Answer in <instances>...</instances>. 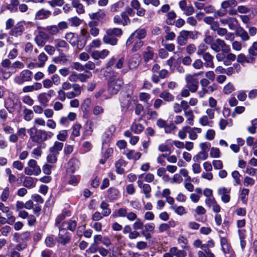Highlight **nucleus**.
I'll return each mask as SVG.
<instances>
[{"label":"nucleus","instance_id":"f8f14e48","mask_svg":"<svg viewBox=\"0 0 257 257\" xmlns=\"http://www.w3.org/2000/svg\"><path fill=\"white\" fill-rule=\"evenodd\" d=\"M63 147L64 144L62 142L56 141L54 142L53 145L49 148V153H53L59 155Z\"/></svg>","mask_w":257,"mask_h":257},{"label":"nucleus","instance_id":"4d7b16f0","mask_svg":"<svg viewBox=\"0 0 257 257\" xmlns=\"http://www.w3.org/2000/svg\"><path fill=\"white\" fill-rule=\"evenodd\" d=\"M145 229L142 231L151 232L153 233L154 232L155 225L154 223H149L146 224L144 226Z\"/></svg>","mask_w":257,"mask_h":257},{"label":"nucleus","instance_id":"4468645a","mask_svg":"<svg viewBox=\"0 0 257 257\" xmlns=\"http://www.w3.org/2000/svg\"><path fill=\"white\" fill-rule=\"evenodd\" d=\"M81 36L82 37L83 42H79L78 44L77 48L79 49H82L86 44V41L90 38L89 33L85 29H82L80 32Z\"/></svg>","mask_w":257,"mask_h":257},{"label":"nucleus","instance_id":"7ed1b4c3","mask_svg":"<svg viewBox=\"0 0 257 257\" xmlns=\"http://www.w3.org/2000/svg\"><path fill=\"white\" fill-rule=\"evenodd\" d=\"M123 84L121 78L114 79L111 78L108 84V91L111 94H116Z\"/></svg>","mask_w":257,"mask_h":257},{"label":"nucleus","instance_id":"393cba45","mask_svg":"<svg viewBox=\"0 0 257 257\" xmlns=\"http://www.w3.org/2000/svg\"><path fill=\"white\" fill-rule=\"evenodd\" d=\"M177 15L175 12L173 11L168 12L167 14V19L166 23L169 25H173L175 24V19L176 18Z\"/></svg>","mask_w":257,"mask_h":257},{"label":"nucleus","instance_id":"a18cd8bd","mask_svg":"<svg viewBox=\"0 0 257 257\" xmlns=\"http://www.w3.org/2000/svg\"><path fill=\"white\" fill-rule=\"evenodd\" d=\"M24 119L26 121H30L31 120L34 114L32 110L26 108L24 110Z\"/></svg>","mask_w":257,"mask_h":257},{"label":"nucleus","instance_id":"9b49d317","mask_svg":"<svg viewBox=\"0 0 257 257\" xmlns=\"http://www.w3.org/2000/svg\"><path fill=\"white\" fill-rule=\"evenodd\" d=\"M103 42L105 44L115 46L117 44L118 40L116 37L111 35L106 31V33L103 38Z\"/></svg>","mask_w":257,"mask_h":257},{"label":"nucleus","instance_id":"2eb2a0df","mask_svg":"<svg viewBox=\"0 0 257 257\" xmlns=\"http://www.w3.org/2000/svg\"><path fill=\"white\" fill-rule=\"evenodd\" d=\"M235 35L240 37L243 41H246L249 40V36L247 32L241 27H238L236 28Z\"/></svg>","mask_w":257,"mask_h":257},{"label":"nucleus","instance_id":"423d86ee","mask_svg":"<svg viewBox=\"0 0 257 257\" xmlns=\"http://www.w3.org/2000/svg\"><path fill=\"white\" fill-rule=\"evenodd\" d=\"M205 203L209 208H212L214 213H218L220 211V206L218 204L214 197L207 198L205 200Z\"/></svg>","mask_w":257,"mask_h":257},{"label":"nucleus","instance_id":"412c9836","mask_svg":"<svg viewBox=\"0 0 257 257\" xmlns=\"http://www.w3.org/2000/svg\"><path fill=\"white\" fill-rule=\"evenodd\" d=\"M140 62V58L137 55L133 56L129 60L128 67L130 69L136 68Z\"/></svg>","mask_w":257,"mask_h":257},{"label":"nucleus","instance_id":"864d4df0","mask_svg":"<svg viewBox=\"0 0 257 257\" xmlns=\"http://www.w3.org/2000/svg\"><path fill=\"white\" fill-rule=\"evenodd\" d=\"M144 57L145 61H148L153 57V52L151 50V47H148L147 48V51L145 52Z\"/></svg>","mask_w":257,"mask_h":257},{"label":"nucleus","instance_id":"f03ea898","mask_svg":"<svg viewBox=\"0 0 257 257\" xmlns=\"http://www.w3.org/2000/svg\"><path fill=\"white\" fill-rule=\"evenodd\" d=\"M210 48L215 52L218 53L221 51L223 53H228L230 51V48L224 40L217 38L211 44Z\"/></svg>","mask_w":257,"mask_h":257},{"label":"nucleus","instance_id":"dca6fc26","mask_svg":"<svg viewBox=\"0 0 257 257\" xmlns=\"http://www.w3.org/2000/svg\"><path fill=\"white\" fill-rule=\"evenodd\" d=\"M50 11L42 9L37 11L35 14V19L37 20H44L48 18L51 15Z\"/></svg>","mask_w":257,"mask_h":257},{"label":"nucleus","instance_id":"473e14b6","mask_svg":"<svg viewBox=\"0 0 257 257\" xmlns=\"http://www.w3.org/2000/svg\"><path fill=\"white\" fill-rule=\"evenodd\" d=\"M106 32L116 38L120 37L122 35V29L118 28L109 29L106 30Z\"/></svg>","mask_w":257,"mask_h":257},{"label":"nucleus","instance_id":"79ce46f5","mask_svg":"<svg viewBox=\"0 0 257 257\" xmlns=\"http://www.w3.org/2000/svg\"><path fill=\"white\" fill-rule=\"evenodd\" d=\"M23 185L28 188L34 187V179L30 177H26L23 182Z\"/></svg>","mask_w":257,"mask_h":257},{"label":"nucleus","instance_id":"f3484780","mask_svg":"<svg viewBox=\"0 0 257 257\" xmlns=\"http://www.w3.org/2000/svg\"><path fill=\"white\" fill-rule=\"evenodd\" d=\"M65 39L72 46H75L76 44L78 45V44L79 43L78 36L73 33L66 34Z\"/></svg>","mask_w":257,"mask_h":257},{"label":"nucleus","instance_id":"ea45409f","mask_svg":"<svg viewBox=\"0 0 257 257\" xmlns=\"http://www.w3.org/2000/svg\"><path fill=\"white\" fill-rule=\"evenodd\" d=\"M118 194V191L113 188H110L108 190V197L112 200L116 199Z\"/></svg>","mask_w":257,"mask_h":257},{"label":"nucleus","instance_id":"6e6d98bb","mask_svg":"<svg viewBox=\"0 0 257 257\" xmlns=\"http://www.w3.org/2000/svg\"><path fill=\"white\" fill-rule=\"evenodd\" d=\"M256 128H257V118H255L251 121V125L248 127L247 130L250 133L254 134L256 132Z\"/></svg>","mask_w":257,"mask_h":257},{"label":"nucleus","instance_id":"c9c22d12","mask_svg":"<svg viewBox=\"0 0 257 257\" xmlns=\"http://www.w3.org/2000/svg\"><path fill=\"white\" fill-rule=\"evenodd\" d=\"M55 47L59 50L61 48H66L67 46V43L63 40L57 39L53 41Z\"/></svg>","mask_w":257,"mask_h":257},{"label":"nucleus","instance_id":"20e7f679","mask_svg":"<svg viewBox=\"0 0 257 257\" xmlns=\"http://www.w3.org/2000/svg\"><path fill=\"white\" fill-rule=\"evenodd\" d=\"M33 73L29 70H24L19 76H16L14 81L18 84H22L25 81H30L32 80Z\"/></svg>","mask_w":257,"mask_h":257},{"label":"nucleus","instance_id":"4be33fe9","mask_svg":"<svg viewBox=\"0 0 257 257\" xmlns=\"http://www.w3.org/2000/svg\"><path fill=\"white\" fill-rule=\"evenodd\" d=\"M109 204L105 201L101 202L100 207L102 210V213L104 216H108L111 212V209L109 208Z\"/></svg>","mask_w":257,"mask_h":257},{"label":"nucleus","instance_id":"a878e982","mask_svg":"<svg viewBox=\"0 0 257 257\" xmlns=\"http://www.w3.org/2000/svg\"><path fill=\"white\" fill-rule=\"evenodd\" d=\"M29 166L32 168L35 172V175H38L41 173L40 168L37 165V162L35 160H30L28 163Z\"/></svg>","mask_w":257,"mask_h":257},{"label":"nucleus","instance_id":"3c124183","mask_svg":"<svg viewBox=\"0 0 257 257\" xmlns=\"http://www.w3.org/2000/svg\"><path fill=\"white\" fill-rule=\"evenodd\" d=\"M120 16L121 19V21L123 23V26H126L131 24V20L128 18V16L125 14V13L122 12L120 13Z\"/></svg>","mask_w":257,"mask_h":257},{"label":"nucleus","instance_id":"f704fd0d","mask_svg":"<svg viewBox=\"0 0 257 257\" xmlns=\"http://www.w3.org/2000/svg\"><path fill=\"white\" fill-rule=\"evenodd\" d=\"M160 97L167 101H172L174 99V96L168 91L165 90L159 95Z\"/></svg>","mask_w":257,"mask_h":257},{"label":"nucleus","instance_id":"ddd939ff","mask_svg":"<svg viewBox=\"0 0 257 257\" xmlns=\"http://www.w3.org/2000/svg\"><path fill=\"white\" fill-rule=\"evenodd\" d=\"M127 162L122 159L117 160L115 163L116 172L119 174L124 173V168L126 166Z\"/></svg>","mask_w":257,"mask_h":257},{"label":"nucleus","instance_id":"0e129e2a","mask_svg":"<svg viewBox=\"0 0 257 257\" xmlns=\"http://www.w3.org/2000/svg\"><path fill=\"white\" fill-rule=\"evenodd\" d=\"M183 181V179L180 175L175 174L171 180V183H181Z\"/></svg>","mask_w":257,"mask_h":257},{"label":"nucleus","instance_id":"4c0bfd02","mask_svg":"<svg viewBox=\"0 0 257 257\" xmlns=\"http://www.w3.org/2000/svg\"><path fill=\"white\" fill-rule=\"evenodd\" d=\"M19 5V0H11L10 3L7 6V9L11 12H16L17 11V7Z\"/></svg>","mask_w":257,"mask_h":257},{"label":"nucleus","instance_id":"c756f323","mask_svg":"<svg viewBox=\"0 0 257 257\" xmlns=\"http://www.w3.org/2000/svg\"><path fill=\"white\" fill-rule=\"evenodd\" d=\"M141 153L139 152H135L134 150H130L126 154V157L129 160H139L141 157Z\"/></svg>","mask_w":257,"mask_h":257},{"label":"nucleus","instance_id":"338daca9","mask_svg":"<svg viewBox=\"0 0 257 257\" xmlns=\"http://www.w3.org/2000/svg\"><path fill=\"white\" fill-rule=\"evenodd\" d=\"M22 101L24 103L29 106H32L34 104L33 99L28 95H26L24 96L22 98Z\"/></svg>","mask_w":257,"mask_h":257},{"label":"nucleus","instance_id":"0eeeda50","mask_svg":"<svg viewBox=\"0 0 257 257\" xmlns=\"http://www.w3.org/2000/svg\"><path fill=\"white\" fill-rule=\"evenodd\" d=\"M70 239L71 237L65 229L60 228L57 241L63 245H65L70 241Z\"/></svg>","mask_w":257,"mask_h":257},{"label":"nucleus","instance_id":"69168bd1","mask_svg":"<svg viewBox=\"0 0 257 257\" xmlns=\"http://www.w3.org/2000/svg\"><path fill=\"white\" fill-rule=\"evenodd\" d=\"M231 176L237 184H241V180L240 179L241 175L237 171H233L231 173Z\"/></svg>","mask_w":257,"mask_h":257},{"label":"nucleus","instance_id":"9d476101","mask_svg":"<svg viewBox=\"0 0 257 257\" xmlns=\"http://www.w3.org/2000/svg\"><path fill=\"white\" fill-rule=\"evenodd\" d=\"M202 58L203 60L205 61L204 65L206 67L214 68L213 56L209 52H206L204 54H203Z\"/></svg>","mask_w":257,"mask_h":257},{"label":"nucleus","instance_id":"cd10ccee","mask_svg":"<svg viewBox=\"0 0 257 257\" xmlns=\"http://www.w3.org/2000/svg\"><path fill=\"white\" fill-rule=\"evenodd\" d=\"M225 58L224 62V65L225 66H229L231 65L232 62L235 60L236 57V55L232 53L228 52L226 53Z\"/></svg>","mask_w":257,"mask_h":257},{"label":"nucleus","instance_id":"49530a36","mask_svg":"<svg viewBox=\"0 0 257 257\" xmlns=\"http://www.w3.org/2000/svg\"><path fill=\"white\" fill-rule=\"evenodd\" d=\"M48 57L44 53H41L38 56V60L40 63L38 64V66L40 67H43L45 62L47 60Z\"/></svg>","mask_w":257,"mask_h":257},{"label":"nucleus","instance_id":"72a5a7b5","mask_svg":"<svg viewBox=\"0 0 257 257\" xmlns=\"http://www.w3.org/2000/svg\"><path fill=\"white\" fill-rule=\"evenodd\" d=\"M92 76L91 72L89 71H85V73L78 74L79 81L81 82H85L87 79L90 78Z\"/></svg>","mask_w":257,"mask_h":257},{"label":"nucleus","instance_id":"680f3d73","mask_svg":"<svg viewBox=\"0 0 257 257\" xmlns=\"http://www.w3.org/2000/svg\"><path fill=\"white\" fill-rule=\"evenodd\" d=\"M210 157L212 158H219L220 155V151L217 148H212L210 153Z\"/></svg>","mask_w":257,"mask_h":257},{"label":"nucleus","instance_id":"6e6552de","mask_svg":"<svg viewBox=\"0 0 257 257\" xmlns=\"http://www.w3.org/2000/svg\"><path fill=\"white\" fill-rule=\"evenodd\" d=\"M230 189H228L225 187L219 188L217 192L220 196L221 200L225 203H228L230 201Z\"/></svg>","mask_w":257,"mask_h":257},{"label":"nucleus","instance_id":"6ab92c4d","mask_svg":"<svg viewBox=\"0 0 257 257\" xmlns=\"http://www.w3.org/2000/svg\"><path fill=\"white\" fill-rule=\"evenodd\" d=\"M144 129L143 125L140 123L137 122V120L135 119L131 126V130L136 134H140Z\"/></svg>","mask_w":257,"mask_h":257},{"label":"nucleus","instance_id":"bb28decb","mask_svg":"<svg viewBox=\"0 0 257 257\" xmlns=\"http://www.w3.org/2000/svg\"><path fill=\"white\" fill-rule=\"evenodd\" d=\"M208 153L207 151H201L193 157V160L199 162L201 161L205 160L208 158Z\"/></svg>","mask_w":257,"mask_h":257},{"label":"nucleus","instance_id":"13d9d810","mask_svg":"<svg viewBox=\"0 0 257 257\" xmlns=\"http://www.w3.org/2000/svg\"><path fill=\"white\" fill-rule=\"evenodd\" d=\"M69 21L71 25L75 27L79 26L82 22V20L76 17H73L70 19Z\"/></svg>","mask_w":257,"mask_h":257},{"label":"nucleus","instance_id":"f257e3e1","mask_svg":"<svg viewBox=\"0 0 257 257\" xmlns=\"http://www.w3.org/2000/svg\"><path fill=\"white\" fill-rule=\"evenodd\" d=\"M28 132L32 141L39 144L51 139L54 135L51 132L37 130L35 127L28 130Z\"/></svg>","mask_w":257,"mask_h":257},{"label":"nucleus","instance_id":"e2e57ef3","mask_svg":"<svg viewBox=\"0 0 257 257\" xmlns=\"http://www.w3.org/2000/svg\"><path fill=\"white\" fill-rule=\"evenodd\" d=\"M136 221L133 224V227L134 229L136 230L142 229L144 227V223L141 221V219L138 218Z\"/></svg>","mask_w":257,"mask_h":257},{"label":"nucleus","instance_id":"052dcab7","mask_svg":"<svg viewBox=\"0 0 257 257\" xmlns=\"http://www.w3.org/2000/svg\"><path fill=\"white\" fill-rule=\"evenodd\" d=\"M190 129V126H185L182 128L178 133V136L181 139H184L186 137V133H188V130Z\"/></svg>","mask_w":257,"mask_h":257},{"label":"nucleus","instance_id":"774afa93","mask_svg":"<svg viewBox=\"0 0 257 257\" xmlns=\"http://www.w3.org/2000/svg\"><path fill=\"white\" fill-rule=\"evenodd\" d=\"M232 48L233 50L239 51L242 49V45L240 42L234 41L231 44Z\"/></svg>","mask_w":257,"mask_h":257},{"label":"nucleus","instance_id":"a19ab883","mask_svg":"<svg viewBox=\"0 0 257 257\" xmlns=\"http://www.w3.org/2000/svg\"><path fill=\"white\" fill-rule=\"evenodd\" d=\"M68 136V131L62 130L60 131L57 135V139L61 142H64L66 140Z\"/></svg>","mask_w":257,"mask_h":257},{"label":"nucleus","instance_id":"5701e85b","mask_svg":"<svg viewBox=\"0 0 257 257\" xmlns=\"http://www.w3.org/2000/svg\"><path fill=\"white\" fill-rule=\"evenodd\" d=\"M39 28L48 32L50 35H56L59 32L58 27L56 25L49 26L46 27H40Z\"/></svg>","mask_w":257,"mask_h":257},{"label":"nucleus","instance_id":"58836bf2","mask_svg":"<svg viewBox=\"0 0 257 257\" xmlns=\"http://www.w3.org/2000/svg\"><path fill=\"white\" fill-rule=\"evenodd\" d=\"M127 210L124 208H119L117 211H115L113 214V216L115 217H124L127 214Z\"/></svg>","mask_w":257,"mask_h":257},{"label":"nucleus","instance_id":"8fccbe9b","mask_svg":"<svg viewBox=\"0 0 257 257\" xmlns=\"http://www.w3.org/2000/svg\"><path fill=\"white\" fill-rule=\"evenodd\" d=\"M208 49V47L204 43L200 44L197 48V54L198 56L203 55V54L206 53V51Z\"/></svg>","mask_w":257,"mask_h":257},{"label":"nucleus","instance_id":"de8ad7c7","mask_svg":"<svg viewBox=\"0 0 257 257\" xmlns=\"http://www.w3.org/2000/svg\"><path fill=\"white\" fill-rule=\"evenodd\" d=\"M171 207L175 211V213L179 215H182L186 213L185 209L182 206L177 207L176 205H172Z\"/></svg>","mask_w":257,"mask_h":257},{"label":"nucleus","instance_id":"09e8293b","mask_svg":"<svg viewBox=\"0 0 257 257\" xmlns=\"http://www.w3.org/2000/svg\"><path fill=\"white\" fill-rule=\"evenodd\" d=\"M57 154L50 153L47 157V162L51 164L55 163L57 161Z\"/></svg>","mask_w":257,"mask_h":257},{"label":"nucleus","instance_id":"37998d69","mask_svg":"<svg viewBox=\"0 0 257 257\" xmlns=\"http://www.w3.org/2000/svg\"><path fill=\"white\" fill-rule=\"evenodd\" d=\"M229 22L228 24V28L230 30H236V28H237V25H238V21L237 19L235 18L231 17L229 21Z\"/></svg>","mask_w":257,"mask_h":257},{"label":"nucleus","instance_id":"aec40b11","mask_svg":"<svg viewBox=\"0 0 257 257\" xmlns=\"http://www.w3.org/2000/svg\"><path fill=\"white\" fill-rule=\"evenodd\" d=\"M71 4L72 7L76 9L78 14H82L84 13L85 10L84 7L79 0H73Z\"/></svg>","mask_w":257,"mask_h":257},{"label":"nucleus","instance_id":"7c9ffc66","mask_svg":"<svg viewBox=\"0 0 257 257\" xmlns=\"http://www.w3.org/2000/svg\"><path fill=\"white\" fill-rule=\"evenodd\" d=\"M105 17V13L102 10H99L96 13L90 15V18L92 20H100L103 19Z\"/></svg>","mask_w":257,"mask_h":257},{"label":"nucleus","instance_id":"603ef678","mask_svg":"<svg viewBox=\"0 0 257 257\" xmlns=\"http://www.w3.org/2000/svg\"><path fill=\"white\" fill-rule=\"evenodd\" d=\"M143 190V192L144 193L145 197L146 198H149L151 197V187L150 185L148 184H146V185L143 186L142 188Z\"/></svg>","mask_w":257,"mask_h":257},{"label":"nucleus","instance_id":"2f4dec72","mask_svg":"<svg viewBox=\"0 0 257 257\" xmlns=\"http://www.w3.org/2000/svg\"><path fill=\"white\" fill-rule=\"evenodd\" d=\"M198 257H215L214 254L209 248H204L197 252Z\"/></svg>","mask_w":257,"mask_h":257},{"label":"nucleus","instance_id":"c85d7f7f","mask_svg":"<svg viewBox=\"0 0 257 257\" xmlns=\"http://www.w3.org/2000/svg\"><path fill=\"white\" fill-rule=\"evenodd\" d=\"M38 100L41 105L43 106H47L49 101V98L46 93H41L38 95Z\"/></svg>","mask_w":257,"mask_h":257},{"label":"nucleus","instance_id":"1a4fd4ad","mask_svg":"<svg viewBox=\"0 0 257 257\" xmlns=\"http://www.w3.org/2000/svg\"><path fill=\"white\" fill-rule=\"evenodd\" d=\"M25 28L22 23L20 22L11 30L9 34L14 37H19L22 35L24 31Z\"/></svg>","mask_w":257,"mask_h":257},{"label":"nucleus","instance_id":"e433bc0d","mask_svg":"<svg viewBox=\"0 0 257 257\" xmlns=\"http://www.w3.org/2000/svg\"><path fill=\"white\" fill-rule=\"evenodd\" d=\"M133 33L137 39L141 40L146 36L147 31L145 29H142L136 30Z\"/></svg>","mask_w":257,"mask_h":257},{"label":"nucleus","instance_id":"c03bdc74","mask_svg":"<svg viewBox=\"0 0 257 257\" xmlns=\"http://www.w3.org/2000/svg\"><path fill=\"white\" fill-rule=\"evenodd\" d=\"M184 115L185 117L187 118L188 123L190 125H193L194 115L193 114L192 110H190L184 112Z\"/></svg>","mask_w":257,"mask_h":257},{"label":"nucleus","instance_id":"bf43d9fd","mask_svg":"<svg viewBox=\"0 0 257 257\" xmlns=\"http://www.w3.org/2000/svg\"><path fill=\"white\" fill-rule=\"evenodd\" d=\"M234 89L233 84L229 82L224 87L223 92L225 94H228L231 93Z\"/></svg>","mask_w":257,"mask_h":257},{"label":"nucleus","instance_id":"a211bd4d","mask_svg":"<svg viewBox=\"0 0 257 257\" xmlns=\"http://www.w3.org/2000/svg\"><path fill=\"white\" fill-rule=\"evenodd\" d=\"M77 225V222L75 220H69L67 221L64 222L62 224V228L66 230V229L74 231L75 230Z\"/></svg>","mask_w":257,"mask_h":257},{"label":"nucleus","instance_id":"39448f33","mask_svg":"<svg viewBox=\"0 0 257 257\" xmlns=\"http://www.w3.org/2000/svg\"><path fill=\"white\" fill-rule=\"evenodd\" d=\"M186 86L189 90L194 93L196 92L198 87V80L191 74H187L185 77Z\"/></svg>","mask_w":257,"mask_h":257},{"label":"nucleus","instance_id":"b1692460","mask_svg":"<svg viewBox=\"0 0 257 257\" xmlns=\"http://www.w3.org/2000/svg\"><path fill=\"white\" fill-rule=\"evenodd\" d=\"M170 252L172 254L173 256L176 257H185L186 255V252L184 250H179L176 247L170 248Z\"/></svg>","mask_w":257,"mask_h":257},{"label":"nucleus","instance_id":"5fc2aeb1","mask_svg":"<svg viewBox=\"0 0 257 257\" xmlns=\"http://www.w3.org/2000/svg\"><path fill=\"white\" fill-rule=\"evenodd\" d=\"M81 125L79 123H76L73 126L72 135L74 137H78L80 135V130Z\"/></svg>","mask_w":257,"mask_h":257}]
</instances>
